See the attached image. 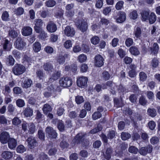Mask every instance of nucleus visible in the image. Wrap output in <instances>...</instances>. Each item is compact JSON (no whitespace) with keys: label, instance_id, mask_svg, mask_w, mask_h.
<instances>
[{"label":"nucleus","instance_id":"f257e3e1","mask_svg":"<svg viewBox=\"0 0 160 160\" xmlns=\"http://www.w3.org/2000/svg\"><path fill=\"white\" fill-rule=\"evenodd\" d=\"M24 66L21 64H16L13 67L12 71L13 73L16 75H19L23 73L25 71Z\"/></svg>","mask_w":160,"mask_h":160},{"label":"nucleus","instance_id":"f03ea898","mask_svg":"<svg viewBox=\"0 0 160 160\" xmlns=\"http://www.w3.org/2000/svg\"><path fill=\"white\" fill-rule=\"evenodd\" d=\"M60 85L63 88H67L72 84V81L71 78L68 77H62L59 80Z\"/></svg>","mask_w":160,"mask_h":160},{"label":"nucleus","instance_id":"7ed1b4c3","mask_svg":"<svg viewBox=\"0 0 160 160\" xmlns=\"http://www.w3.org/2000/svg\"><path fill=\"white\" fill-rule=\"evenodd\" d=\"M88 79L87 77L81 76L77 78V85L79 87L84 88L87 85V82Z\"/></svg>","mask_w":160,"mask_h":160},{"label":"nucleus","instance_id":"20e7f679","mask_svg":"<svg viewBox=\"0 0 160 160\" xmlns=\"http://www.w3.org/2000/svg\"><path fill=\"white\" fill-rule=\"evenodd\" d=\"M117 22L121 23L123 22L126 20V14L124 12H118L117 17H115Z\"/></svg>","mask_w":160,"mask_h":160},{"label":"nucleus","instance_id":"39448f33","mask_svg":"<svg viewBox=\"0 0 160 160\" xmlns=\"http://www.w3.org/2000/svg\"><path fill=\"white\" fill-rule=\"evenodd\" d=\"M77 25L80 30L82 32L86 31L88 28L87 23L84 20H79L77 22Z\"/></svg>","mask_w":160,"mask_h":160},{"label":"nucleus","instance_id":"423d86ee","mask_svg":"<svg viewBox=\"0 0 160 160\" xmlns=\"http://www.w3.org/2000/svg\"><path fill=\"white\" fill-rule=\"evenodd\" d=\"M46 132L48 137L49 138H55L57 137V133L51 127H47L46 129Z\"/></svg>","mask_w":160,"mask_h":160},{"label":"nucleus","instance_id":"0eeeda50","mask_svg":"<svg viewBox=\"0 0 160 160\" xmlns=\"http://www.w3.org/2000/svg\"><path fill=\"white\" fill-rule=\"evenodd\" d=\"M104 58L100 55L98 54L94 58L95 65L98 67H101L103 64Z\"/></svg>","mask_w":160,"mask_h":160},{"label":"nucleus","instance_id":"6e6552de","mask_svg":"<svg viewBox=\"0 0 160 160\" xmlns=\"http://www.w3.org/2000/svg\"><path fill=\"white\" fill-rule=\"evenodd\" d=\"M9 133L6 132H3L1 134L0 141L3 144L6 143L10 139Z\"/></svg>","mask_w":160,"mask_h":160},{"label":"nucleus","instance_id":"1a4fd4ad","mask_svg":"<svg viewBox=\"0 0 160 160\" xmlns=\"http://www.w3.org/2000/svg\"><path fill=\"white\" fill-rule=\"evenodd\" d=\"M14 45L16 48L19 49H21L25 47L26 43L21 38H17L14 43Z\"/></svg>","mask_w":160,"mask_h":160},{"label":"nucleus","instance_id":"9d476101","mask_svg":"<svg viewBox=\"0 0 160 160\" xmlns=\"http://www.w3.org/2000/svg\"><path fill=\"white\" fill-rule=\"evenodd\" d=\"M43 22L41 19H36L34 21L35 26L34 29L36 32H38L39 30L42 29L41 28L42 24Z\"/></svg>","mask_w":160,"mask_h":160},{"label":"nucleus","instance_id":"9b49d317","mask_svg":"<svg viewBox=\"0 0 160 160\" xmlns=\"http://www.w3.org/2000/svg\"><path fill=\"white\" fill-rule=\"evenodd\" d=\"M32 29L29 26H25L21 30L22 35L25 36L30 35L32 32Z\"/></svg>","mask_w":160,"mask_h":160},{"label":"nucleus","instance_id":"f8f14e48","mask_svg":"<svg viewBox=\"0 0 160 160\" xmlns=\"http://www.w3.org/2000/svg\"><path fill=\"white\" fill-rule=\"evenodd\" d=\"M84 135L82 133H79L77 134L75 138L73 139L72 143V144H75L80 143L83 140V138Z\"/></svg>","mask_w":160,"mask_h":160},{"label":"nucleus","instance_id":"ddd939ff","mask_svg":"<svg viewBox=\"0 0 160 160\" xmlns=\"http://www.w3.org/2000/svg\"><path fill=\"white\" fill-rule=\"evenodd\" d=\"M28 146L30 148H34L37 145V143L34 138L32 137H29L27 139Z\"/></svg>","mask_w":160,"mask_h":160},{"label":"nucleus","instance_id":"4468645a","mask_svg":"<svg viewBox=\"0 0 160 160\" xmlns=\"http://www.w3.org/2000/svg\"><path fill=\"white\" fill-rule=\"evenodd\" d=\"M64 33L68 37H72L74 35L75 31L73 28L67 26L64 30Z\"/></svg>","mask_w":160,"mask_h":160},{"label":"nucleus","instance_id":"2eb2a0df","mask_svg":"<svg viewBox=\"0 0 160 160\" xmlns=\"http://www.w3.org/2000/svg\"><path fill=\"white\" fill-rule=\"evenodd\" d=\"M13 152L8 151H4L2 154V157L6 160H10L13 156Z\"/></svg>","mask_w":160,"mask_h":160},{"label":"nucleus","instance_id":"dca6fc26","mask_svg":"<svg viewBox=\"0 0 160 160\" xmlns=\"http://www.w3.org/2000/svg\"><path fill=\"white\" fill-rule=\"evenodd\" d=\"M152 146L151 145H148L147 148H142L140 149L139 152L141 154L145 155L148 152H151L152 151Z\"/></svg>","mask_w":160,"mask_h":160},{"label":"nucleus","instance_id":"f3484780","mask_svg":"<svg viewBox=\"0 0 160 160\" xmlns=\"http://www.w3.org/2000/svg\"><path fill=\"white\" fill-rule=\"evenodd\" d=\"M47 29L49 32H53L57 30V27L54 23L50 22L47 26Z\"/></svg>","mask_w":160,"mask_h":160},{"label":"nucleus","instance_id":"a211bd4d","mask_svg":"<svg viewBox=\"0 0 160 160\" xmlns=\"http://www.w3.org/2000/svg\"><path fill=\"white\" fill-rule=\"evenodd\" d=\"M61 72L59 71L55 72L49 78V82H53L54 81L57 80L60 76Z\"/></svg>","mask_w":160,"mask_h":160},{"label":"nucleus","instance_id":"6ab92c4d","mask_svg":"<svg viewBox=\"0 0 160 160\" xmlns=\"http://www.w3.org/2000/svg\"><path fill=\"white\" fill-rule=\"evenodd\" d=\"M17 145V141L13 138H10L8 142L9 148L11 149L15 148Z\"/></svg>","mask_w":160,"mask_h":160},{"label":"nucleus","instance_id":"aec40b11","mask_svg":"<svg viewBox=\"0 0 160 160\" xmlns=\"http://www.w3.org/2000/svg\"><path fill=\"white\" fill-rule=\"evenodd\" d=\"M2 46L4 50L9 51L11 48L12 44L8 40L5 39L3 43Z\"/></svg>","mask_w":160,"mask_h":160},{"label":"nucleus","instance_id":"412c9836","mask_svg":"<svg viewBox=\"0 0 160 160\" xmlns=\"http://www.w3.org/2000/svg\"><path fill=\"white\" fill-rule=\"evenodd\" d=\"M130 68L131 70L128 72L129 75L131 78L134 77L136 75L135 70L136 67L134 64H132L130 66Z\"/></svg>","mask_w":160,"mask_h":160},{"label":"nucleus","instance_id":"4be33fe9","mask_svg":"<svg viewBox=\"0 0 160 160\" xmlns=\"http://www.w3.org/2000/svg\"><path fill=\"white\" fill-rule=\"evenodd\" d=\"M33 110L29 107L26 108L23 112V114L26 117H30L33 115Z\"/></svg>","mask_w":160,"mask_h":160},{"label":"nucleus","instance_id":"5701e85b","mask_svg":"<svg viewBox=\"0 0 160 160\" xmlns=\"http://www.w3.org/2000/svg\"><path fill=\"white\" fill-rule=\"evenodd\" d=\"M32 83V81L31 79H25L22 84V86L23 88H28L31 86Z\"/></svg>","mask_w":160,"mask_h":160},{"label":"nucleus","instance_id":"b1692460","mask_svg":"<svg viewBox=\"0 0 160 160\" xmlns=\"http://www.w3.org/2000/svg\"><path fill=\"white\" fill-rule=\"evenodd\" d=\"M142 19L143 21H145L148 19L149 16V10H144L141 13Z\"/></svg>","mask_w":160,"mask_h":160},{"label":"nucleus","instance_id":"393cba45","mask_svg":"<svg viewBox=\"0 0 160 160\" xmlns=\"http://www.w3.org/2000/svg\"><path fill=\"white\" fill-rule=\"evenodd\" d=\"M56 88H59L54 85L52 84L47 88V90L48 91V92H49L53 95L56 94L57 92Z\"/></svg>","mask_w":160,"mask_h":160},{"label":"nucleus","instance_id":"a878e982","mask_svg":"<svg viewBox=\"0 0 160 160\" xmlns=\"http://www.w3.org/2000/svg\"><path fill=\"white\" fill-rule=\"evenodd\" d=\"M129 51L131 54L137 56L140 54V52L138 48L135 46H132L129 49Z\"/></svg>","mask_w":160,"mask_h":160},{"label":"nucleus","instance_id":"bb28decb","mask_svg":"<svg viewBox=\"0 0 160 160\" xmlns=\"http://www.w3.org/2000/svg\"><path fill=\"white\" fill-rule=\"evenodd\" d=\"M33 50L36 52H39L41 49L40 43L38 42H36L33 45Z\"/></svg>","mask_w":160,"mask_h":160},{"label":"nucleus","instance_id":"cd10ccee","mask_svg":"<svg viewBox=\"0 0 160 160\" xmlns=\"http://www.w3.org/2000/svg\"><path fill=\"white\" fill-rule=\"evenodd\" d=\"M133 34L134 36L137 38H139L141 34L140 28L139 27H136L134 29Z\"/></svg>","mask_w":160,"mask_h":160},{"label":"nucleus","instance_id":"c85d7f7f","mask_svg":"<svg viewBox=\"0 0 160 160\" xmlns=\"http://www.w3.org/2000/svg\"><path fill=\"white\" fill-rule=\"evenodd\" d=\"M43 68L45 70L48 72H52L53 70V66L50 63H46L43 65Z\"/></svg>","mask_w":160,"mask_h":160},{"label":"nucleus","instance_id":"c756f323","mask_svg":"<svg viewBox=\"0 0 160 160\" xmlns=\"http://www.w3.org/2000/svg\"><path fill=\"white\" fill-rule=\"evenodd\" d=\"M38 32H36L37 33H39V37L41 39H44L48 37L47 34L46 32L43 30L42 29L39 30Z\"/></svg>","mask_w":160,"mask_h":160},{"label":"nucleus","instance_id":"7c9ffc66","mask_svg":"<svg viewBox=\"0 0 160 160\" xmlns=\"http://www.w3.org/2000/svg\"><path fill=\"white\" fill-rule=\"evenodd\" d=\"M28 132L31 134H33L36 130V126L33 123L28 124Z\"/></svg>","mask_w":160,"mask_h":160},{"label":"nucleus","instance_id":"2f4dec72","mask_svg":"<svg viewBox=\"0 0 160 160\" xmlns=\"http://www.w3.org/2000/svg\"><path fill=\"white\" fill-rule=\"evenodd\" d=\"M42 110L44 114H47L48 112L52 111V108L49 105L46 104L44 105Z\"/></svg>","mask_w":160,"mask_h":160},{"label":"nucleus","instance_id":"473e14b6","mask_svg":"<svg viewBox=\"0 0 160 160\" xmlns=\"http://www.w3.org/2000/svg\"><path fill=\"white\" fill-rule=\"evenodd\" d=\"M149 16V17H148V19L149 20V23L150 24L153 23L156 19V17L155 13L154 12H152Z\"/></svg>","mask_w":160,"mask_h":160},{"label":"nucleus","instance_id":"72a5a7b5","mask_svg":"<svg viewBox=\"0 0 160 160\" xmlns=\"http://www.w3.org/2000/svg\"><path fill=\"white\" fill-rule=\"evenodd\" d=\"M138 16V14L136 10H131L130 11L129 17L131 19L135 20L137 18Z\"/></svg>","mask_w":160,"mask_h":160},{"label":"nucleus","instance_id":"f704fd0d","mask_svg":"<svg viewBox=\"0 0 160 160\" xmlns=\"http://www.w3.org/2000/svg\"><path fill=\"white\" fill-rule=\"evenodd\" d=\"M91 43L94 45H96L98 44L100 41L99 38L97 36H95L93 37L90 40Z\"/></svg>","mask_w":160,"mask_h":160},{"label":"nucleus","instance_id":"c9c22d12","mask_svg":"<svg viewBox=\"0 0 160 160\" xmlns=\"http://www.w3.org/2000/svg\"><path fill=\"white\" fill-rule=\"evenodd\" d=\"M14 59L12 57L11 55H9L7 58L6 63L8 65L12 66L14 64Z\"/></svg>","mask_w":160,"mask_h":160},{"label":"nucleus","instance_id":"e433bc0d","mask_svg":"<svg viewBox=\"0 0 160 160\" xmlns=\"http://www.w3.org/2000/svg\"><path fill=\"white\" fill-rule=\"evenodd\" d=\"M67 57L68 56L67 55H65L64 56H60L58 58V62L59 64H63L65 62V58Z\"/></svg>","mask_w":160,"mask_h":160},{"label":"nucleus","instance_id":"4c0bfd02","mask_svg":"<svg viewBox=\"0 0 160 160\" xmlns=\"http://www.w3.org/2000/svg\"><path fill=\"white\" fill-rule=\"evenodd\" d=\"M148 114L150 116L153 117L157 115V112L154 109L149 108L147 111Z\"/></svg>","mask_w":160,"mask_h":160},{"label":"nucleus","instance_id":"58836bf2","mask_svg":"<svg viewBox=\"0 0 160 160\" xmlns=\"http://www.w3.org/2000/svg\"><path fill=\"white\" fill-rule=\"evenodd\" d=\"M159 49V46L156 43L153 44V47L152 48H151V52L154 54L157 53Z\"/></svg>","mask_w":160,"mask_h":160},{"label":"nucleus","instance_id":"ea45409f","mask_svg":"<svg viewBox=\"0 0 160 160\" xmlns=\"http://www.w3.org/2000/svg\"><path fill=\"white\" fill-rule=\"evenodd\" d=\"M102 128L101 125L100 124H98L96 127L90 131V133H91L94 134L101 131L102 130Z\"/></svg>","mask_w":160,"mask_h":160},{"label":"nucleus","instance_id":"a19ab883","mask_svg":"<svg viewBox=\"0 0 160 160\" xmlns=\"http://www.w3.org/2000/svg\"><path fill=\"white\" fill-rule=\"evenodd\" d=\"M18 33L19 32H18L15 30L12 29L9 31L8 34L9 36L14 38L17 37Z\"/></svg>","mask_w":160,"mask_h":160},{"label":"nucleus","instance_id":"79ce46f5","mask_svg":"<svg viewBox=\"0 0 160 160\" xmlns=\"http://www.w3.org/2000/svg\"><path fill=\"white\" fill-rule=\"evenodd\" d=\"M87 59L86 56L84 54H81L78 57V60L79 62H85Z\"/></svg>","mask_w":160,"mask_h":160},{"label":"nucleus","instance_id":"37998d69","mask_svg":"<svg viewBox=\"0 0 160 160\" xmlns=\"http://www.w3.org/2000/svg\"><path fill=\"white\" fill-rule=\"evenodd\" d=\"M9 15L7 11L4 12L2 14V19L3 21H8L9 20Z\"/></svg>","mask_w":160,"mask_h":160},{"label":"nucleus","instance_id":"c03bdc74","mask_svg":"<svg viewBox=\"0 0 160 160\" xmlns=\"http://www.w3.org/2000/svg\"><path fill=\"white\" fill-rule=\"evenodd\" d=\"M26 150V148L22 145L18 146L17 148V152L19 153H23Z\"/></svg>","mask_w":160,"mask_h":160},{"label":"nucleus","instance_id":"a18cd8bd","mask_svg":"<svg viewBox=\"0 0 160 160\" xmlns=\"http://www.w3.org/2000/svg\"><path fill=\"white\" fill-rule=\"evenodd\" d=\"M16 103L17 106L19 107H22L25 105L24 100L21 99H18L16 101Z\"/></svg>","mask_w":160,"mask_h":160},{"label":"nucleus","instance_id":"49530a36","mask_svg":"<svg viewBox=\"0 0 160 160\" xmlns=\"http://www.w3.org/2000/svg\"><path fill=\"white\" fill-rule=\"evenodd\" d=\"M72 43L70 40H68L65 41L64 44V47L66 49H68L72 47Z\"/></svg>","mask_w":160,"mask_h":160},{"label":"nucleus","instance_id":"de8ad7c7","mask_svg":"<svg viewBox=\"0 0 160 160\" xmlns=\"http://www.w3.org/2000/svg\"><path fill=\"white\" fill-rule=\"evenodd\" d=\"M101 114L99 112H95L92 116V118L93 120H96V119L100 118L101 117Z\"/></svg>","mask_w":160,"mask_h":160},{"label":"nucleus","instance_id":"09e8293b","mask_svg":"<svg viewBox=\"0 0 160 160\" xmlns=\"http://www.w3.org/2000/svg\"><path fill=\"white\" fill-rule=\"evenodd\" d=\"M21 122V120L19 118L15 117L12 120V124L14 125H18Z\"/></svg>","mask_w":160,"mask_h":160},{"label":"nucleus","instance_id":"8fccbe9b","mask_svg":"<svg viewBox=\"0 0 160 160\" xmlns=\"http://www.w3.org/2000/svg\"><path fill=\"white\" fill-rule=\"evenodd\" d=\"M46 6L48 7H52L56 4V2L53 0H48L46 2Z\"/></svg>","mask_w":160,"mask_h":160},{"label":"nucleus","instance_id":"3c124183","mask_svg":"<svg viewBox=\"0 0 160 160\" xmlns=\"http://www.w3.org/2000/svg\"><path fill=\"white\" fill-rule=\"evenodd\" d=\"M111 152V149L110 148H108L104 155L105 158L107 160H108L110 158Z\"/></svg>","mask_w":160,"mask_h":160},{"label":"nucleus","instance_id":"603ef678","mask_svg":"<svg viewBox=\"0 0 160 160\" xmlns=\"http://www.w3.org/2000/svg\"><path fill=\"white\" fill-rule=\"evenodd\" d=\"M130 137V134L128 133L122 132L121 135V138L124 140H126L129 138Z\"/></svg>","mask_w":160,"mask_h":160},{"label":"nucleus","instance_id":"864d4df0","mask_svg":"<svg viewBox=\"0 0 160 160\" xmlns=\"http://www.w3.org/2000/svg\"><path fill=\"white\" fill-rule=\"evenodd\" d=\"M36 119L38 122L43 120L42 115L39 111H37Z\"/></svg>","mask_w":160,"mask_h":160},{"label":"nucleus","instance_id":"5fc2aeb1","mask_svg":"<svg viewBox=\"0 0 160 160\" xmlns=\"http://www.w3.org/2000/svg\"><path fill=\"white\" fill-rule=\"evenodd\" d=\"M75 101L77 104H80L83 102V98L82 96H77L76 97Z\"/></svg>","mask_w":160,"mask_h":160},{"label":"nucleus","instance_id":"6e6d98bb","mask_svg":"<svg viewBox=\"0 0 160 160\" xmlns=\"http://www.w3.org/2000/svg\"><path fill=\"white\" fill-rule=\"evenodd\" d=\"M124 4L123 2L119 1L117 2L116 5V8L117 10H119L122 9Z\"/></svg>","mask_w":160,"mask_h":160},{"label":"nucleus","instance_id":"4d7b16f0","mask_svg":"<svg viewBox=\"0 0 160 160\" xmlns=\"http://www.w3.org/2000/svg\"><path fill=\"white\" fill-rule=\"evenodd\" d=\"M139 76L140 80L142 81H144L147 78L146 74L142 72L140 73Z\"/></svg>","mask_w":160,"mask_h":160},{"label":"nucleus","instance_id":"13d9d810","mask_svg":"<svg viewBox=\"0 0 160 160\" xmlns=\"http://www.w3.org/2000/svg\"><path fill=\"white\" fill-rule=\"evenodd\" d=\"M151 65L153 68H156L157 67L159 64V62L156 58H154L152 60Z\"/></svg>","mask_w":160,"mask_h":160},{"label":"nucleus","instance_id":"bf43d9fd","mask_svg":"<svg viewBox=\"0 0 160 160\" xmlns=\"http://www.w3.org/2000/svg\"><path fill=\"white\" fill-rule=\"evenodd\" d=\"M38 138L41 140H43L44 139L45 137L43 131L41 129H39L38 132Z\"/></svg>","mask_w":160,"mask_h":160},{"label":"nucleus","instance_id":"052dcab7","mask_svg":"<svg viewBox=\"0 0 160 160\" xmlns=\"http://www.w3.org/2000/svg\"><path fill=\"white\" fill-rule=\"evenodd\" d=\"M151 143L152 144H156L159 142L158 138L157 137H152L150 140Z\"/></svg>","mask_w":160,"mask_h":160},{"label":"nucleus","instance_id":"680f3d73","mask_svg":"<svg viewBox=\"0 0 160 160\" xmlns=\"http://www.w3.org/2000/svg\"><path fill=\"white\" fill-rule=\"evenodd\" d=\"M65 69L66 71H68L71 69L73 72H75L77 70V66L75 64L73 66V67L72 68H71L70 66L69 65L66 66L65 67Z\"/></svg>","mask_w":160,"mask_h":160},{"label":"nucleus","instance_id":"e2e57ef3","mask_svg":"<svg viewBox=\"0 0 160 160\" xmlns=\"http://www.w3.org/2000/svg\"><path fill=\"white\" fill-rule=\"evenodd\" d=\"M81 50V48L78 45H76L73 48L72 50L75 53L78 52Z\"/></svg>","mask_w":160,"mask_h":160},{"label":"nucleus","instance_id":"0e129e2a","mask_svg":"<svg viewBox=\"0 0 160 160\" xmlns=\"http://www.w3.org/2000/svg\"><path fill=\"white\" fill-rule=\"evenodd\" d=\"M88 69V66L87 64L84 63L81 65L80 71L82 72H86Z\"/></svg>","mask_w":160,"mask_h":160},{"label":"nucleus","instance_id":"69168bd1","mask_svg":"<svg viewBox=\"0 0 160 160\" xmlns=\"http://www.w3.org/2000/svg\"><path fill=\"white\" fill-rule=\"evenodd\" d=\"M133 43V39L131 38H128L126 40L125 44L127 46L130 47L131 46Z\"/></svg>","mask_w":160,"mask_h":160},{"label":"nucleus","instance_id":"338daca9","mask_svg":"<svg viewBox=\"0 0 160 160\" xmlns=\"http://www.w3.org/2000/svg\"><path fill=\"white\" fill-rule=\"evenodd\" d=\"M129 151L131 153L136 154L137 153L138 149L134 146H131L129 148Z\"/></svg>","mask_w":160,"mask_h":160},{"label":"nucleus","instance_id":"774afa93","mask_svg":"<svg viewBox=\"0 0 160 160\" xmlns=\"http://www.w3.org/2000/svg\"><path fill=\"white\" fill-rule=\"evenodd\" d=\"M118 54L119 57L121 58H123L126 54L125 52L121 48L119 49Z\"/></svg>","mask_w":160,"mask_h":160}]
</instances>
